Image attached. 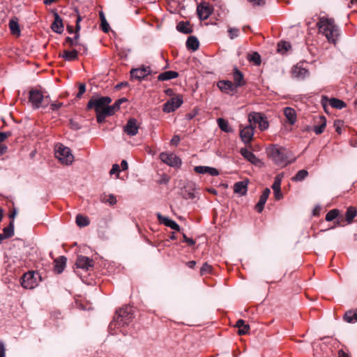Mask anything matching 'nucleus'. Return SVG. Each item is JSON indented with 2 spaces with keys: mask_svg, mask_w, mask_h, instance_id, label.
<instances>
[{
  "mask_svg": "<svg viewBox=\"0 0 357 357\" xmlns=\"http://www.w3.org/2000/svg\"><path fill=\"white\" fill-rule=\"evenodd\" d=\"M317 26L319 32L326 36L329 43H336L340 30L333 19L321 17L317 22Z\"/></svg>",
  "mask_w": 357,
  "mask_h": 357,
  "instance_id": "f257e3e1",
  "label": "nucleus"
},
{
  "mask_svg": "<svg viewBox=\"0 0 357 357\" xmlns=\"http://www.w3.org/2000/svg\"><path fill=\"white\" fill-rule=\"evenodd\" d=\"M268 157L278 166L284 167L294 160H289L290 152L285 148L273 145L267 149Z\"/></svg>",
  "mask_w": 357,
  "mask_h": 357,
  "instance_id": "f03ea898",
  "label": "nucleus"
},
{
  "mask_svg": "<svg viewBox=\"0 0 357 357\" xmlns=\"http://www.w3.org/2000/svg\"><path fill=\"white\" fill-rule=\"evenodd\" d=\"M134 318L132 309L130 306H126L119 309L116 312V314L111 323V326L121 327L128 325Z\"/></svg>",
  "mask_w": 357,
  "mask_h": 357,
  "instance_id": "7ed1b4c3",
  "label": "nucleus"
},
{
  "mask_svg": "<svg viewBox=\"0 0 357 357\" xmlns=\"http://www.w3.org/2000/svg\"><path fill=\"white\" fill-rule=\"evenodd\" d=\"M50 102V97L48 96H45L39 90L32 89L29 91V103L33 109L45 107Z\"/></svg>",
  "mask_w": 357,
  "mask_h": 357,
  "instance_id": "20e7f679",
  "label": "nucleus"
},
{
  "mask_svg": "<svg viewBox=\"0 0 357 357\" xmlns=\"http://www.w3.org/2000/svg\"><path fill=\"white\" fill-rule=\"evenodd\" d=\"M55 156L61 163L69 165L74 160V156L68 147L63 144H59L56 146Z\"/></svg>",
  "mask_w": 357,
  "mask_h": 357,
  "instance_id": "39448f33",
  "label": "nucleus"
},
{
  "mask_svg": "<svg viewBox=\"0 0 357 357\" xmlns=\"http://www.w3.org/2000/svg\"><path fill=\"white\" fill-rule=\"evenodd\" d=\"M112 99L108 96H102L90 99L87 104L88 109H94L96 112L105 111L111 103Z\"/></svg>",
  "mask_w": 357,
  "mask_h": 357,
  "instance_id": "423d86ee",
  "label": "nucleus"
},
{
  "mask_svg": "<svg viewBox=\"0 0 357 357\" xmlns=\"http://www.w3.org/2000/svg\"><path fill=\"white\" fill-rule=\"evenodd\" d=\"M248 121L255 128L258 125L261 131H264L268 128L269 123L264 114L260 112H250L248 114Z\"/></svg>",
  "mask_w": 357,
  "mask_h": 357,
  "instance_id": "0eeeda50",
  "label": "nucleus"
},
{
  "mask_svg": "<svg viewBox=\"0 0 357 357\" xmlns=\"http://www.w3.org/2000/svg\"><path fill=\"white\" fill-rule=\"evenodd\" d=\"M75 13L77 15L76 19V26H75V31L74 37H66L65 39L64 45H68L70 47H77L79 45V30L81 29L80 22L82 21V17L78 14V11L77 9H75Z\"/></svg>",
  "mask_w": 357,
  "mask_h": 357,
  "instance_id": "6e6552de",
  "label": "nucleus"
},
{
  "mask_svg": "<svg viewBox=\"0 0 357 357\" xmlns=\"http://www.w3.org/2000/svg\"><path fill=\"white\" fill-rule=\"evenodd\" d=\"M39 274L33 271L24 273V289H32L38 284Z\"/></svg>",
  "mask_w": 357,
  "mask_h": 357,
  "instance_id": "1a4fd4ad",
  "label": "nucleus"
},
{
  "mask_svg": "<svg viewBox=\"0 0 357 357\" xmlns=\"http://www.w3.org/2000/svg\"><path fill=\"white\" fill-rule=\"evenodd\" d=\"M240 138L245 144H250L253 139L255 127L250 123L246 126H239Z\"/></svg>",
  "mask_w": 357,
  "mask_h": 357,
  "instance_id": "9d476101",
  "label": "nucleus"
},
{
  "mask_svg": "<svg viewBox=\"0 0 357 357\" xmlns=\"http://www.w3.org/2000/svg\"><path fill=\"white\" fill-rule=\"evenodd\" d=\"M160 160L173 167H179L181 165V160L174 153H168L166 152L160 154Z\"/></svg>",
  "mask_w": 357,
  "mask_h": 357,
  "instance_id": "9b49d317",
  "label": "nucleus"
},
{
  "mask_svg": "<svg viewBox=\"0 0 357 357\" xmlns=\"http://www.w3.org/2000/svg\"><path fill=\"white\" fill-rule=\"evenodd\" d=\"M182 103L183 98L181 96L173 97L164 104L162 110L167 113L172 112L178 109Z\"/></svg>",
  "mask_w": 357,
  "mask_h": 357,
  "instance_id": "f8f14e48",
  "label": "nucleus"
},
{
  "mask_svg": "<svg viewBox=\"0 0 357 357\" xmlns=\"http://www.w3.org/2000/svg\"><path fill=\"white\" fill-rule=\"evenodd\" d=\"M151 73V70L149 66H142L138 68L132 69L130 71V76L132 79L142 80L147 75Z\"/></svg>",
  "mask_w": 357,
  "mask_h": 357,
  "instance_id": "ddd939ff",
  "label": "nucleus"
},
{
  "mask_svg": "<svg viewBox=\"0 0 357 357\" xmlns=\"http://www.w3.org/2000/svg\"><path fill=\"white\" fill-rule=\"evenodd\" d=\"M139 128V125L137 120L134 118H131L123 127V131L129 136H135L137 134Z\"/></svg>",
  "mask_w": 357,
  "mask_h": 357,
  "instance_id": "4468645a",
  "label": "nucleus"
},
{
  "mask_svg": "<svg viewBox=\"0 0 357 357\" xmlns=\"http://www.w3.org/2000/svg\"><path fill=\"white\" fill-rule=\"evenodd\" d=\"M220 90L225 93L234 95L236 92V88L233 82L229 80H221L217 84Z\"/></svg>",
  "mask_w": 357,
  "mask_h": 357,
  "instance_id": "2eb2a0df",
  "label": "nucleus"
},
{
  "mask_svg": "<svg viewBox=\"0 0 357 357\" xmlns=\"http://www.w3.org/2000/svg\"><path fill=\"white\" fill-rule=\"evenodd\" d=\"M212 10L211 6L206 3L199 4L197 8V15L202 20H206L212 13Z\"/></svg>",
  "mask_w": 357,
  "mask_h": 357,
  "instance_id": "dca6fc26",
  "label": "nucleus"
},
{
  "mask_svg": "<svg viewBox=\"0 0 357 357\" xmlns=\"http://www.w3.org/2000/svg\"><path fill=\"white\" fill-rule=\"evenodd\" d=\"M156 215L160 224H163L166 227H170L171 229L177 231H180L181 227L174 220H172L167 217L163 216L160 213H158Z\"/></svg>",
  "mask_w": 357,
  "mask_h": 357,
  "instance_id": "f3484780",
  "label": "nucleus"
},
{
  "mask_svg": "<svg viewBox=\"0 0 357 357\" xmlns=\"http://www.w3.org/2000/svg\"><path fill=\"white\" fill-rule=\"evenodd\" d=\"M75 265L79 268L87 271L93 266V261L89 257L80 255L77 257Z\"/></svg>",
  "mask_w": 357,
  "mask_h": 357,
  "instance_id": "a211bd4d",
  "label": "nucleus"
},
{
  "mask_svg": "<svg viewBox=\"0 0 357 357\" xmlns=\"http://www.w3.org/2000/svg\"><path fill=\"white\" fill-rule=\"evenodd\" d=\"M54 22L51 25L52 31L57 33H61L63 31V22L62 18L56 12H54Z\"/></svg>",
  "mask_w": 357,
  "mask_h": 357,
  "instance_id": "6ab92c4d",
  "label": "nucleus"
},
{
  "mask_svg": "<svg viewBox=\"0 0 357 357\" xmlns=\"http://www.w3.org/2000/svg\"><path fill=\"white\" fill-rule=\"evenodd\" d=\"M78 54L79 50L75 48L72 50H64L63 53H60L59 56L65 61H73L78 59Z\"/></svg>",
  "mask_w": 357,
  "mask_h": 357,
  "instance_id": "aec40b11",
  "label": "nucleus"
},
{
  "mask_svg": "<svg viewBox=\"0 0 357 357\" xmlns=\"http://www.w3.org/2000/svg\"><path fill=\"white\" fill-rule=\"evenodd\" d=\"M194 170L197 174H208L211 176L219 175V172L217 169L208 166H196Z\"/></svg>",
  "mask_w": 357,
  "mask_h": 357,
  "instance_id": "412c9836",
  "label": "nucleus"
},
{
  "mask_svg": "<svg viewBox=\"0 0 357 357\" xmlns=\"http://www.w3.org/2000/svg\"><path fill=\"white\" fill-rule=\"evenodd\" d=\"M248 184V181L246 180L236 183L234 185V192L241 196L246 195Z\"/></svg>",
  "mask_w": 357,
  "mask_h": 357,
  "instance_id": "4be33fe9",
  "label": "nucleus"
},
{
  "mask_svg": "<svg viewBox=\"0 0 357 357\" xmlns=\"http://www.w3.org/2000/svg\"><path fill=\"white\" fill-rule=\"evenodd\" d=\"M66 261H67V259L63 256H61V257L56 258L54 261V271L57 273H62L66 267Z\"/></svg>",
  "mask_w": 357,
  "mask_h": 357,
  "instance_id": "5701e85b",
  "label": "nucleus"
},
{
  "mask_svg": "<svg viewBox=\"0 0 357 357\" xmlns=\"http://www.w3.org/2000/svg\"><path fill=\"white\" fill-rule=\"evenodd\" d=\"M234 85L236 88L242 86L245 84L243 75L236 68H234L233 73Z\"/></svg>",
  "mask_w": 357,
  "mask_h": 357,
  "instance_id": "b1692460",
  "label": "nucleus"
},
{
  "mask_svg": "<svg viewBox=\"0 0 357 357\" xmlns=\"http://www.w3.org/2000/svg\"><path fill=\"white\" fill-rule=\"evenodd\" d=\"M284 114L290 125H294L296 121V111L291 107H285L284 109Z\"/></svg>",
  "mask_w": 357,
  "mask_h": 357,
  "instance_id": "393cba45",
  "label": "nucleus"
},
{
  "mask_svg": "<svg viewBox=\"0 0 357 357\" xmlns=\"http://www.w3.org/2000/svg\"><path fill=\"white\" fill-rule=\"evenodd\" d=\"M240 153L245 159L252 164L256 165L259 162V160L255 156V155L245 148H242L240 150Z\"/></svg>",
  "mask_w": 357,
  "mask_h": 357,
  "instance_id": "a878e982",
  "label": "nucleus"
},
{
  "mask_svg": "<svg viewBox=\"0 0 357 357\" xmlns=\"http://www.w3.org/2000/svg\"><path fill=\"white\" fill-rule=\"evenodd\" d=\"M317 123L318 125L314 127L313 130L317 135H320L324 131L326 126V119L325 116H319Z\"/></svg>",
  "mask_w": 357,
  "mask_h": 357,
  "instance_id": "bb28decb",
  "label": "nucleus"
},
{
  "mask_svg": "<svg viewBox=\"0 0 357 357\" xmlns=\"http://www.w3.org/2000/svg\"><path fill=\"white\" fill-rule=\"evenodd\" d=\"M126 101L127 100L125 98L116 100L112 105H108V107L106 109V113L113 115L116 111H118L120 109L121 105Z\"/></svg>",
  "mask_w": 357,
  "mask_h": 357,
  "instance_id": "cd10ccee",
  "label": "nucleus"
},
{
  "mask_svg": "<svg viewBox=\"0 0 357 357\" xmlns=\"http://www.w3.org/2000/svg\"><path fill=\"white\" fill-rule=\"evenodd\" d=\"M9 28L13 36L20 37L21 34V30L17 20H10L9 22Z\"/></svg>",
  "mask_w": 357,
  "mask_h": 357,
  "instance_id": "c85d7f7f",
  "label": "nucleus"
},
{
  "mask_svg": "<svg viewBox=\"0 0 357 357\" xmlns=\"http://www.w3.org/2000/svg\"><path fill=\"white\" fill-rule=\"evenodd\" d=\"M178 77V73L176 71H165L164 73H160L158 76V79L159 81H167L172 79H175Z\"/></svg>",
  "mask_w": 357,
  "mask_h": 357,
  "instance_id": "c756f323",
  "label": "nucleus"
},
{
  "mask_svg": "<svg viewBox=\"0 0 357 357\" xmlns=\"http://www.w3.org/2000/svg\"><path fill=\"white\" fill-rule=\"evenodd\" d=\"M235 326L238 328V333L240 335H245L248 333L250 331V326L248 324H245L243 319H238L236 321Z\"/></svg>",
  "mask_w": 357,
  "mask_h": 357,
  "instance_id": "7c9ffc66",
  "label": "nucleus"
},
{
  "mask_svg": "<svg viewBox=\"0 0 357 357\" xmlns=\"http://www.w3.org/2000/svg\"><path fill=\"white\" fill-rule=\"evenodd\" d=\"M344 320L348 323L357 322V309L347 311L344 315Z\"/></svg>",
  "mask_w": 357,
  "mask_h": 357,
  "instance_id": "2f4dec72",
  "label": "nucleus"
},
{
  "mask_svg": "<svg viewBox=\"0 0 357 357\" xmlns=\"http://www.w3.org/2000/svg\"><path fill=\"white\" fill-rule=\"evenodd\" d=\"M292 74L295 77L303 79L308 75V71L305 68L296 66L292 70Z\"/></svg>",
  "mask_w": 357,
  "mask_h": 357,
  "instance_id": "473e14b6",
  "label": "nucleus"
},
{
  "mask_svg": "<svg viewBox=\"0 0 357 357\" xmlns=\"http://www.w3.org/2000/svg\"><path fill=\"white\" fill-rule=\"evenodd\" d=\"M199 43L195 36H190L186 41V47L193 51L199 48Z\"/></svg>",
  "mask_w": 357,
  "mask_h": 357,
  "instance_id": "72a5a7b5",
  "label": "nucleus"
},
{
  "mask_svg": "<svg viewBox=\"0 0 357 357\" xmlns=\"http://www.w3.org/2000/svg\"><path fill=\"white\" fill-rule=\"evenodd\" d=\"M218 125L219 128L221 129V130L225 132H232L233 129L229 126V123L227 121L225 120L224 119L219 118L217 120Z\"/></svg>",
  "mask_w": 357,
  "mask_h": 357,
  "instance_id": "f704fd0d",
  "label": "nucleus"
},
{
  "mask_svg": "<svg viewBox=\"0 0 357 357\" xmlns=\"http://www.w3.org/2000/svg\"><path fill=\"white\" fill-rule=\"evenodd\" d=\"M357 210L355 207L349 206L347 208L345 217L347 223L350 224L353 222L354 218L356 217Z\"/></svg>",
  "mask_w": 357,
  "mask_h": 357,
  "instance_id": "c9c22d12",
  "label": "nucleus"
},
{
  "mask_svg": "<svg viewBox=\"0 0 357 357\" xmlns=\"http://www.w3.org/2000/svg\"><path fill=\"white\" fill-rule=\"evenodd\" d=\"M329 104L332 107L339 109L344 108L347 106L344 101L335 98H331L329 100Z\"/></svg>",
  "mask_w": 357,
  "mask_h": 357,
  "instance_id": "e433bc0d",
  "label": "nucleus"
},
{
  "mask_svg": "<svg viewBox=\"0 0 357 357\" xmlns=\"http://www.w3.org/2000/svg\"><path fill=\"white\" fill-rule=\"evenodd\" d=\"M176 28L178 31L183 33H190L192 32V29L190 27V23L188 22H180Z\"/></svg>",
  "mask_w": 357,
  "mask_h": 357,
  "instance_id": "4c0bfd02",
  "label": "nucleus"
},
{
  "mask_svg": "<svg viewBox=\"0 0 357 357\" xmlns=\"http://www.w3.org/2000/svg\"><path fill=\"white\" fill-rule=\"evenodd\" d=\"M291 48V45L289 42L280 41L278 44V52L280 54H285Z\"/></svg>",
  "mask_w": 357,
  "mask_h": 357,
  "instance_id": "58836bf2",
  "label": "nucleus"
},
{
  "mask_svg": "<svg viewBox=\"0 0 357 357\" xmlns=\"http://www.w3.org/2000/svg\"><path fill=\"white\" fill-rule=\"evenodd\" d=\"M308 175V172L305 169L299 170L296 174L292 178V181L298 182L303 181Z\"/></svg>",
  "mask_w": 357,
  "mask_h": 357,
  "instance_id": "ea45409f",
  "label": "nucleus"
},
{
  "mask_svg": "<svg viewBox=\"0 0 357 357\" xmlns=\"http://www.w3.org/2000/svg\"><path fill=\"white\" fill-rule=\"evenodd\" d=\"M76 223L79 227H86L88 226L90 222L87 217L78 214L76 216Z\"/></svg>",
  "mask_w": 357,
  "mask_h": 357,
  "instance_id": "a19ab883",
  "label": "nucleus"
},
{
  "mask_svg": "<svg viewBox=\"0 0 357 357\" xmlns=\"http://www.w3.org/2000/svg\"><path fill=\"white\" fill-rule=\"evenodd\" d=\"M14 229H13V222L11 221L9 225L3 229V240L7 238H9L13 235Z\"/></svg>",
  "mask_w": 357,
  "mask_h": 357,
  "instance_id": "79ce46f5",
  "label": "nucleus"
},
{
  "mask_svg": "<svg viewBox=\"0 0 357 357\" xmlns=\"http://www.w3.org/2000/svg\"><path fill=\"white\" fill-rule=\"evenodd\" d=\"M266 201H267V198L265 197V196H262V195L260 196L259 200L255 206V209L257 210V212L261 213L263 211L264 206Z\"/></svg>",
  "mask_w": 357,
  "mask_h": 357,
  "instance_id": "37998d69",
  "label": "nucleus"
},
{
  "mask_svg": "<svg viewBox=\"0 0 357 357\" xmlns=\"http://www.w3.org/2000/svg\"><path fill=\"white\" fill-rule=\"evenodd\" d=\"M339 215V210L333 209L328 211L326 215V220L328 222L333 221L335 220Z\"/></svg>",
  "mask_w": 357,
  "mask_h": 357,
  "instance_id": "c03bdc74",
  "label": "nucleus"
},
{
  "mask_svg": "<svg viewBox=\"0 0 357 357\" xmlns=\"http://www.w3.org/2000/svg\"><path fill=\"white\" fill-rule=\"evenodd\" d=\"M248 59L257 66L261 63V56L257 52H253L252 54H249Z\"/></svg>",
  "mask_w": 357,
  "mask_h": 357,
  "instance_id": "a18cd8bd",
  "label": "nucleus"
},
{
  "mask_svg": "<svg viewBox=\"0 0 357 357\" xmlns=\"http://www.w3.org/2000/svg\"><path fill=\"white\" fill-rule=\"evenodd\" d=\"M112 116L111 114L106 113V109L103 112H96L97 121L100 123L105 121V117Z\"/></svg>",
  "mask_w": 357,
  "mask_h": 357,
  "instance_id": "49530a36",
  "label": "nucleus"
},
{
  "mask_svg": "<svg viewBox=\"0 0 357 357\" xmlns=\"http://www.w3.org/2000/svg\"><path fill=\"white\" fill-rule=\"evenodd\" d=\"M211 271H212V266L206 262L202 265V266L200 269V274L202 275H203L206 273H211Z\"/></svg>",
  "mask_w": 357,
  "mask_h": 357,
  "instance_id": "de8ad7c7",
  "label": "nucleus"
},
{
  "mask_svg": "<svg viewBox=\"0 0 357 357\" xmlns=\"http://www.w3.org/2000/svg\"><path fill=\"white\" fill-rule=\"evenodd\" d=\"M229 37L230 39H234L238 36L239 29L236 28H229L228 29Z\"/></svg>",
  "mask_w": 357,
  "mask_h": 357,
  "instance_id": "09e8293b",
  "label": "nucleus"
},
{
  "mask_svg": "<svg viewBox=\"0 0 357 357\" xmlns=\"http://www.w3.org/2000/svg\"><path fill=\"white\" fill-rule=\"evenodd\" d=\"M101 28L105 33H107L109 31V25L107 22L105 17H102L101 20Z\"/></svg>",
  "mask_w": 357,
  "mask_h": 357,
  "instance_id": "8fccbe9b",
  "label": "nucleus"
},
{
  "mask_svg": "<svg viewBox=\"0 0 357 357\" xmlns=\"http://www.w3.org/2000/svg\"><path fill=\"white\" fill-rule=\"evenodd\" d=\"M183 242L188 243L189 245H194L195 241L192 238H188L184 233L183 234Z\"/></svg>",
  "mask_w": 357,
  "mask_h": 357,
  "instance_id": "3c124183",
  "label": "nucleus"
},
{
  "mask_svg": "<svg viewBox=\"0 0 357 357\" xmlns=\"http://www.w3.org/2000/svg\"><path fill=\"white\" fill-rule=\"evenodd\" d=\"M120 171V167L118 164H114L109 172L111 175L117 173V177L119 176V172Z\"/></svg>",
  "mask_w": 357,
  "mask_h": 357,
  "instance_id": "603ef678",
  "label": "nucleus"
},
{
  "mask_svg": "<svg viewBox=\"0 0 357 357\" xmlns=\"http://www.w3.org/2000/svg\"><path fill=\"white\" fill-rule=\"evenodd\" d=\"M86 91V86L84 84H80L79 85V92L77 94V98H81L82 94Z\"/></svg>",
  "mask_w": 357,
  "mask_h": 357,
  "instance_id": "864d4df0",
  "label": "nucleus"
},
{
  "mask_svg": "<svg viewBox=\"0 0 357 357\" xmlns=\"http://www.w3.org/2000/svg\"><path fill=\"white\" fill-rule=\"evenodd\" d=\"M76 47H77L76 49L79 50V53L82 52L83 54L87 53V47L86 45L79 43V45H77Z\"/></svg>",
  "mask_w": 357,
  "mask_h": 357,
  "instance_id": "5fc2aeb1",
  "label": "nucleus"
},
{
  "mask_svg": "<svg viewBox=\"0 0 357 357\" xmlns=\"http://www.w3.org/2000/svg\"><path fill=\"white\" fill-rule=\"evenodd\" d=\"M110 205H114L116 203V199L113 195H109L106 200Z\"/></svg>",
  "mask_w": 357,
  "mask_h": 357,
  "instance_id": "6e6d98bb",
  "label": "nucleus"
},
{
  "mask_svg": "<svg viewBox=\"0 0 357 357\" xmlns=\"http://www.w3.org/2000/svg\"><path fill=\"white\" fill-rule=\"evenodd\" d=\"M6 349L5 345L3 342H0V357H5Z\"/></svg>",
  "mask_w": 357,
  "mask_h": 357,
  "instance_id": "4d7b16f0",
  "label": "nucleus"
},
{
  "mask_svg": "<svg viewBox=\"0 0 357 357\" xmlns=\"http://www.w3.org/2000/svg\"><path fill=\"white\" fill-rule=\"evenodd\" d=\"M10 135V133L8 132H0V142H3Z\"/></svg>",
  "mask_w": 357,
  "mask_h": 357,
  "instance_id": "13d9d810",
  "label": "nucleus"
},
{
  "mask_svg": "<svg viewBox=\"0 0 357 357\" xmlns=\"http://www.w3.org/2000/svg\"><path fill=\"white\" fill-rule=\"evenodd\" d=\"M273 192L275 199L280 200L282 197V194L281 192L280 189Z\"/></svg>",
  "mask_w": 357,
  "mask_h": 357,
  "instance_id": "bf43d9fd",
  "label": "nucleus"
},
{
  "mask_svg": "<svg viewBox=\"0 0 357 357\" xmlns=\"http://www.w3.org/2000/svg\"><path fill=\"white\" fill-rule=\"evenodd\" d=\"M180 142V137L178 135H174L171 139V143L177 145Z\"/></svg>",
  "mask_w": 357,
  "mask_h": 357,
  "instance_id": "052dcab7",
  "label": "nucleus"
},
{
  "mask_svg": "<svg viewBox=\"0 0 357 357\" xmlns=\"http://www.w3.org/2000/svg\"><path fill=\"white\" fill-rule=\"evenodd\" d=\"M280 185L281 184L280 183H278V181H274V183L272 185V188L273 190V191H276V190H278L280 189Z\"/></svg>",
  "mask_w": 357,
  "mask_h": 357,
  "instance_id": "680f3d73",
  "label": "nucleus"
},
{
  "mask_svg": "<svg viewBox=\"0 0 357 357\" xmlns=\"http://www.w3.org/2000/svg\"><path fill=\"white\" fill-rule=\"evenodd\" d=\"M121 167L122 168V170H126L128 168V165L126 160H123L121 162Z\"/></svg>",
  "mask_w": 357,
  "mask_h": 357,
  "instance_id": "e2e57ef3",
  "label": "nucleus"
},
{
  "mask_svg": "<svg viewBox=\"0 0 357 357\" xmlns=\"http://www.w3.org/2000/svg\"><path fill=\"white\" fill-rule=\"evenodd\" d=\"M7 146L3 144H0V156L6 153Z\"/></svg>",
  "mask_w": 357,
  "mask_h": 357,
  "instance_id": "0e129e2a",
  "label": "nucleus"
},
{
  "mask_svg": "<svg viewBox=\"0 0 357 357\" xmlns=\"http://www.w3.org/2000/svg\"><path fill=\"white\" fill-rule=\"evenodd\" d=\"M61 105H62L61 103H59V104L52 103V104H51V109L52 110H56V109H59L61 106Z\"/></svg>",
  "mask_w": 357,
  "mask_h": 357,
  "instance_id": "69168bd1",
  "label": "nucleus"
},
{
  "mask_svg": "<svg viewBox=\"0 0 357 357\" xmlns=\"http://www.w3.org/2000/svg\"><path fill=\"white\" fill-rule=\"evenodd\" d=\"M186 265L190 268H193L195 265H196V261H188L186 263Z\"/></svg>",
  "mask_w": 357,
  "mask_h": 357,
  "instance_id": "338daca9",
  "label": "nucleus"
},
{
  "mask_svg": "<svg viewBox=\"0 0 357 357\" xmlns=\"http://www.w3.org/2000/svg\"><path fill=\"white\" fill-rule=\"evenodd\" d=\"M338 357H350L347 354H346L343 350H340L338 351Z\"/></svg>",
  "mask_w": 357,
  "mask_h": 357,
  "instance_id": "774afa93",
  "label": "nucleus"
}]
</instances>
